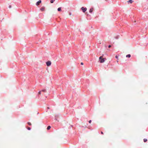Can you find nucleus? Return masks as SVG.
<instances>
[{
    "label": "nucleus",
    "instance_id": "1",
    "mask_svg": "<svg viewBox=\"0 0 148 148\" xmlns=\"http://www.w3.org/2000/svg\"><path fill=\"white\" fill-rule=\"evenodd\" d=\"M99 59L100 60V63H103L105 62L104 58H103V56H101L99 57Z\"/></svg>",
    "mask_w": 148,
    "mask_h": 148
},
{
    "label": "nucleus",
    "instance_id": "2",
    "mask_svg": "<svg viewBox=\"0 0 148 148\" xmlns=\"http://www.w3.org/2000/svg\"><path fill=\"white\" fill-rule=\"evenodd\" d=\"M81 9L83 12H85L87 10V8H84V7H82Z\"/></svg>",
    "mask_w": 148,
    "mask_h": 148
},
{
    "label": "nucleus",
    "instance_id": "3",
    "mask_svg": "<svg viewBox=\"0 0 148 148\" xmlns=\"http://www.w3.org/2000/svg\"><path fill=\"white\" fill-rule=\"evenodd\" d=\"M51 62L50 61H48L46 62V64L48 66H50L51 65Z\"/></svg>",
    "mask_w": 148,
    "mask_h": 148
},
{
    "label": "nucleus",
    "instance_id": "4",
    "mask_svg": "<svg viewBox=\"0 0 148 148\" xmlns=\"http://www.w3.org/2000/svg\"><path fill=\"white\" fill-rule=\"evenodd\" d=\"M41 2V1H38L36 3V5H39L40 3Z\"/></svg>",
    "mask_w": 148,
    "mask_h": 148
},
{
    "label": "nucleus",
    "instance_id": "5",
    "mask_svg": "<svg viewBox=\"0 0 148 148\" xmlns=\"http://www.w3.org/2000/svg\"><path fill=\"white\" fill-rule=\"evenodd\" d=\"M40 10L41 11H44L45 10V8L44 7H42L40 8Z\"/></svg>",
    "mask_w": 148,
    "mask_h": 148
},
{
    "label": "nucleus",
    "instance_id": "6",
    "mask_svg": "<svg viewBox=\"0 0 148 148\" xmlns=\"http://www.w3.org/2000/svg\"><path fill=\"white\" fill-rule=\"evenodd\" d=\"M93 8H91L89 10V12L90 13H91L93 11Z\"/></svg>",
    "mask_w": 148,
    "mask_h": 148
},
{
    "label": "nucleus",
    "instance_id": "7",
    "mask_svg": "<svg viewBox=\"0 0 148 148\" xmlns=\"http://www.w3.org/2000/svg\"><path fill=\"white\" fill-rule=\"evenodd\" d=\"M131 57V55L130 54H128L126 56V57H128L129 58H130Z\"/></svg>",
    "mask_w": 148,
    "mask_h": 148
},
{
    "label": "nucleus",
    "instance_id": "8",
    "mask_svg": "<svg viewBox=\"0 0 148 148\" xmlns=\"http://www.w3.org/2000/svg\"><path fill=\"white\" fill-rule=\"evenodd\" d=\"M127 2L128 3H132L133 1H132V0H129Z\"/></svg>",
    "mask_w": 148,
    "mask_h": 148
},
{
    "label": "nucleus",
    "instance_id": "9",
    "mask_svg": "<svg viewBox=\"0 0 148 148\" xmlns=\"http://www.w3.org/2000/svg\"><path fill=\"white\" fill-rule=\"evenodd\" d=\"M119 38V36L117 35L115 37V38L116 39H118Z\"/></svg>",
    "mask_w": 148,
    "mask_h": 148
},
{
    "label": "nucleus",
    "instance_id": "10",
    "mask_svg": "<svg viewBox=\"0 0 148 148\" xmlns=\"http://www.w3.org/2000/svg\"><path fill=\"white\" fill-rule=\"evenodd\" d=\"M51 128V127L50 126H49L47 127V130H49Z\"/></svg>",
    "mask_w": 148,
    "mask_h": 148
},
{
    "label": "nucleus",
    "instance_id": "11",
    "mask_svg": "<svg viewBox=\"0 0 148 148\" xmlns=\"http://www.w3.org/2000/svg\"><path fill=\"white\" fill-rule=\"evenodd\" d=\"M58 10L59 11H61V8H58Z\"/></svg>",
    "mask_w": 148,
    "mask_h": 148
},
{
    "label": "nucleus",
    "instance_id": "12",
    "mask_svg": "<svg viewBox=\"0 0 148 148\" xmlns=\"http://www.w3.org/2000/svg\"><path fill=\"white\" fill-rule=\"evenodd\" d=\"M27 124H28V125H32V124L31 123H30V122H28L27 123Z\"/></svg>",
    "mask_w": 148,
    "mask_h": 148
},
{
    "label": "nucleus",
    "instance_id": "13",
    "mask_svg": "<svg viewBox=\"0 0 148 148\" xmlns=\"http://www.w3.org/2000/svg\"><path fill=\"white\" fill-rule=\"evenodd\" d=\"M143 140H144V141L145 142H146L147 141V139H146V138H144V139Z\"/></svg>",
    "mask_w": 148,
    "mask_h": 148
},
{
    "label": "nucleus",
    "instance_id": "14",
    "mask_svg": "<svg viewBox=\"0 0 148 148\" xmlns=\"http://www.w3.org/2000/svg\"><path fill=\"white\" fill-rule=\"evenodd\" d=\"M51 1L50 2L51 3H53V1H55V0H50Z\"/></svg>",
    "mask_w": 148,
    "mask_h": 148
},
{
    "label": "nucleus",
    "instance_id": "15",
    "mask_svg": "<svg viewBox=\"0 0 148 148\" xmlns=\"http://www.w3.org/2000/svg\"><path fill=\"white\" fill-rule=\"evenodd\" d=\"M42 91H43L44 92H45L46 91V90L45 89H44L42 90Z\"/></svg>",
    "mask_w": 148,
    "mask_h": 148
},
{
    "label": "nucleus",
    "instance_id": "16",
    "mask_svg": "<svg viewBox=\"0 0 148 148\" xmlns=\"http://www.w3.org/2000/svg\"><path fill=\"white\" fill-rule=\"evenodd\" d=\"M27 129L29 130H31V128L30 127H28L27 128Z\"/></svg>",
    "mask_w": 148,
    "mask_h": 148
},
{
    "label": "nucleus",
    "instance_id": "17",
    "mask_svg": "<svg viewBox=\"0 0 148 148\" xmlns=\"http://www.w3.org/2000/svg\"><path fill=\"white\" fill-rule=\"evenodd\" d=\"M115 58H116L118 59V56H115Z\"/></svg>",
    "mask_w": 148,
    "mask_h": 148
},
{
    "label": "nucleus",
    "instance_id": "18",
    "mask_svg": "<svg viewBox=\"0 0 148 148\" xmlns=\"http://www.w3.org/2000/svg\"><path fill=\"white\" fill-rule=\"evenodd\" d=\"M91 120H90L89 121V123H91Z\"/></svg>",
    "mask_w": 148,
    "mask_h": 148
},
{
    "label": "nucleus",
    "instance_id": "19",
    "mask_svg": "<svg viewBox=\"0 0 148 148\" xmlns=\"http://www.w3.org/2000/svg\"><path fill=\"white\" fill-rule=\"evenodd\" d=\"M38 94L40 95L41 94V92L40 91H39V92H38Z\"/></svg>",
    "mask_w": 148,
    "mask_h": 148
},
{
    "label": "nucleus",
    "instance_id": "20",
    "mask_svg": "<svg viewBox=\"0 0 148 148\" xmlns=\"http://www.w3.org/2000/svg\"><path fill=\"white\" fill-rule=\"evenodd\" d=\"M111 47V46L110 45H109V46H108V47H109V48H110V47Z\"/></svg>",
    "mask_w": 148,
    "mask_h": 148
},
{
    "label": "nucleus",
    "instance_id": "21",
    "mask_svg": "<svg viewBox=\"0 0 148 148\" xmlns=\"http://www.w3.org/2000/svg\"><path fill=\"white\" fill-rule=\"evenodd\" d=\"M81 64L82 65H83V62H81Z\"/></svg>",
    "mask_w": 148,
    "mask_h": 148
},
{
    "label": "nucleus",
    "instance_id": "22",
    "mask_svg": "<svg viewBox=\"0 0 148 148\" xmlns=\"http://www.w3.org/2000/svg\"><path fill=\"white\" fill-rule=\"evenodd\" d=\"M101 134H103V133L102 132H101Z\"/></svg>",
    "mask_w": 148,
    "mask_h": 148
},
{
    "label": "nucleus",
    "instance_id": "23",
    "mask_svg": "<svg viewBox=\"0 0 148 148\" xmlns=\"http://www.w3.org/2000/svg\"><path fill=\"white\" fill-rule=\"evenodd\" d=\"M11 5H10V6H9V8H11Z\"/></svg>",
    "mask_w": 148,
    "mask_h": 148
},
{
    "label": "nucleus",
    "instance_id": "24",
    "mask_svg": "<svg viewBox=\"0 0 148 148\" xmlns=\"http://www.w3.org/2000/svg\"><path fill=\"white\" fill-rule=\"evenodd\" d=\"M117 61V62H118V60H117V61Z\"/></svg>",
    "mask_w": 148,
    "mask_h": 148
},
{
    "label": "nucleus",
    "instance_id": "25",
    "mask_svg": "<svg viewBox=\"0 0 148 148\" xmlns=\"http://www.w3.org/2000/svg\"><path fill=\"white\" fill-rule=\"evenodd\" d=\"M69 14H70V15H71V13H69Z\"/></svg>",
    "mask_w": 148,
    "mask_h": 148
},
{
    "label": "nucleus",
    "instance_id": "26",
    "mask_svg": "<svg viewBox=\"0 0 148 148\" xmlns=\"http://www.w3.org/2000/svg\"><path fill=\"white\" fill-rule=\"evenodd\" d=\"M48 109H49V107H48Z\"/></svg>",
    "mask_w": 148,
    "mask_h": 148
}]
</instances>
